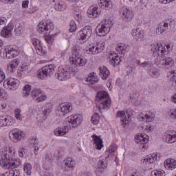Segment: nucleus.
<instances>
[{"mask_svg": "<svg viewBox=\"0 0 176 176\" xmlns=\"http://www.w3.org/2000/svg\"><path fill=\"white\" fill-rule=\"evenodd\" d=\"M34 148V153L35 155H38V151H39V147H38V141L36 140V138H34V142L33 145Z\"/></svg>", "mask_w": 176, "mask_h": 176, "instance_id": "obj_52", "label": "nucleus"}, {"mask_svg": "<svg viewBox=\"0 0 176 176\" xmlns=\"http://www.w3.org/2000/svg\"><path fill=\"white\" fill-rule=\"evenodd\" d=\"M109 70L104 66L99 67V75L103 80H107L109 78Z\"/></svg>", "mask_w": 176, "mask_h": 176, "instance_id": "obj_22", "label": "nucleus"}, {"mask_svg": "<svg viewBox=\"0 0 176 176\" xmlns=\"http://www.w3.org/2000/svg\"><path fill=\"white\" fill-rule=\"evenodd\" d=\"M149 75L151 78H155L157 79L160 76L159 69L154 67L153 66L149 70Z\"/></svg>", "mask_w": 176, "mask_h": 176, "instance_id": "obj_37", "label": "nucleus"}, {"mask_svg": "<svg viewBox=\"0 0 176 176\" xmlns=\"http://www.w3.org/2000/svg\"><path fill=\"white\" fill-rule=\"evenodd\" d=\"M19 64H20V60L16 58L11 61L8 65V68L10 72H15L16 69H17V67H19Z\"/></svg>", "mask_w": 176, "mask_h": 176, "instance_id": "obj_26", "label": "nucleus"}, {"mask_svg": "<svg viewBox=\"0 0 176 176\" xmlns=\"http://www.w3.org/2000/svg\"><path fill=\"white\" fill-rule=\"evenodd\" d=\"M122 60L120 59V56L115 54V56H112L111 59L109 60V64L113 65V67H116L120 64Z\"/></svg>", "mask_w": 176, "mask_h": 176, "instance_id": "obj_32", "label": "nucleus"}, {"mask_svg": "<svg viewBox=\"0 0 176 176\" xmlns=\"http://www.w3.org/2000/svg\"><path fill=\"white\" fill-rule=\"evenodd\" d=\"M37 97L38 98L36 99V101H38V102H42V101H45V100H46V97L42 96V94L39 96H37Z\"/></svg>", "mask_w": 176, "mask_h": 176, "instance_id": "obj_58", "label": "nucleus"}, {"mask_svg": "<svg viewBox=\"0 0 176 176\" xmlns=\"http://www.w3.org/2000/svg\"><path fill=\"white\" fill-rule=\"evenodd\" d=\"M4 28L6 29L7 31H9L12 33L13 32V29L14 28V25H13V23H10L7 26H5Z\"/></svg>", "mask_w": 176, "mask_h": 176, "instance_id": "obj_53", "label": "nucleus"}, {"mask_svg": "<svg viewBox=\"0 0 176 176\" xmlns=\"http://www.w3.org/2000/svg\"><path fill=\"white\" fill-rule=\"evenodd\" d=\"M28 3H30V1H28V0L23 1L22 2V8H23L24 9H27V8H28Z\"/></svg>", "mask_w": 176, "mask_h": 176, "instance_id": "obj_60", "label": "nucleus"}, {"mask_svg": "<svg viewBox=\"0 0 176 176\" xmlns=\"http://www.w3.org/2000/svg\"><path fill=\"white\" fill-rule=\"evenodd\" d=\"M108 166V164L107 163H106V161L105 160H100L98 162V168L100 169H104V168H107Z\"/></svg>", "mask_w": 176, "mask_h": 176, "instance_id": "obj_49", "label": "nucleus"}, {"mask_svg": "<svg viewBox=\"0 0 176 176\" xmlns=\"http://www.w3.org/2000/svg\"><path fill=\"white\" fill-rule=\"evenodd\" d=\"M3 121L4 122L5 126H13V124L16 122V120L13 118L8 116L6 117H2Z\"/></svg>", "mask_w": 176, "mask_h": 176, "instance_id": "obj_28", "label": "nucleus"}, {"mask_svg": "<svg viewBox=\"0 0 176 176\" xmlns=\"http://www.w3.org/2000/svg\"><path fill=\"white\" fill-rule=\"evenodd\" d=\"M5 80V73L3 71L0 70V83H2Z\"/></svg>", "mask_w": 176, "mask_h": 176, "instance_id": "obj_57", "label": "nucleus"}, {"mask_svg": "<svg viewBox=\"0 0 176 176\" xmlns=\"http://www.w3.org/2000/svg\"><path fill=\"white\" fill-rule=\"evenodd\" d=\"M96 107L101 111V109H106L108 111L111 108V98L109 94L105 91H99L95 98Z\"/></svg>", "mask_w": 176, "mask_h": 176, "instance_id": "obj_4", "label": "nucleus"}, {"mask_svg": "<svg viewBox=\"0 0 176 176\" xmlns=\"http://www.w3.org/2000/svg\"><path fill=\"white\" fill-rule=\"evenodd\" d=\"M75 19H76V20H77V21H81L82 14H80V13L76 14Z\"/></svg>", "mask_w": 176, "mask_h": 176, "instance_id": "obj_62", "label": "nucleus"}, {"mask_svg": "<svg viewBox=\"0 0 176 176\" xmlns=\"http://www.w3.org/2000/svg\"><path fill=\"white\" fill-rule=\"evenodd\" d=\"M31 43L33 45L38 56H44L46 53V47L43 46L38 38H32Z\"/></svg>", "mask_w": 176, "mask_h": 176, "instance_id": "obj_16", "label": "nucleus"}, {"mask_svg": "<svg viewBox=\"0 0 176 176\" xmlns=\"http://www.w3.org/2000/svg\"><path fill=\"white\" fill-rule=\"evenodd\" d=\"M19 55V52L16 50V47L10 46L6 47L5 49L0 51V56L3 58L9 60L10 58H14Z\"/></svg>", "mask_w": 176, "mask_h": 176, "instance_id": "obj_10", "label": "nucleus"}, {"mask_svg": "<svg viewBox=\"0 0 176 176\" xmlns=\"http://www.w3.org/2000/svg\"><path fill=\"white\" fill-rule=\"evenodd\" d=\"M131 35L135 41H142L144 39V32L140 28L133 29Z\"/></svg>", "mask_w": 176, "mask_h": 176, "instance_id": "obj_21", "label": "nucleus"}, {"mask_svg": "<svg viewBox=\"0 0 176 176\" xmlns=\"http://www.w3.org/2000/svg\"><path fill=\"white\" fill-rule=\"evenodd\" d=\"M18 153L19 157H23L24 155L25 154V149L21 148H19Z\"/></svg>", "mask_w": 176, "mask_h": 176, "instance_id": "obj_54", "label": "nucleus"}, {"mask_svg": "<svg viewBox=\"0 0 176 176\" xmlns=\"http://www.w3.org/2000/svg\"><path fill=\"white\" fill-rule=\"evenodd\" d=\"M7 85L8 86V88L10 89V90H16V89L19 88V86L20 85V82L17 79L10 78L7 82Z\"/></svg>", "mask_w": 176, "mask_h": 176, "instance_id": "obj_23", "label": "nucleus"}, {"mask_svg": "<svg viewBox=\"0 0 176 176\" xmlns=\"http://www.w3.org/2000/svg\"><path fill=\"white\" fill-rule=\"evenodd\" d=\"M24 138V133L18 129H14L9 132V139L12 142H19Z\"/></svg>", "mask_w": 176, "mask_h": 176, "instance_id": "obj_14", "label": "nucleus"}, {"mask_svg": "<svg viewBox=\"0 0 176 176\" xmlns=\"http://www.w3.org/2000/svg\"><path fill=\"white\" fill-rule=\"evenodd\" d=\"M31 94V85H25L22 89V97L27 98Z\"/></svg>", "mask_w": 176, "mask_h": 176, "instance_id": "obj_33", "label": "nucleus"}, {"mask_svg": "<svg viewBox=\"0 0 176 176\" xmlns=\"http://www.w3.org/2000/svg\"><path fill=\"white\" fill-rule=\"evenodd\" d=\"M65 166H66L67 168H71L74 170V168L76 166V162L73 158L68 157L66 158V160H64Z\"/></svg>", "mask_w": 176, "mask_h": 176, "instance_id": "obj_31", "label": "nucleus"}, {"mask_svg": "<svg viewBox=\"0 0 176 176\" xmlns=\"http://www.w3.org/2000/svg\"><path fill=\"white\" fill-rule=\"evenodd\" d=\"M0 100L1 101H5L8 100V93L3 89L0 91Z\"/></svg>", "mask_w": 176, "mask_h": 176, "instance_id": "obj_46", "label": "nucleus"}, {"mask_svg": "<svg viewBox=\"0 0 176 176\" xmlns=\"http://www.w3.org/2000/svg\"><path fill=\"white\" fill-rule=\"evenodd\" d=\"M43 160L45 163H52L53 161L52 155L50 153H45Z\"/></svg>", "mask_w": 176, "mask_h": 176, "instance_id": "obj_48", "label": "nucleus"}, {"mask_svg": "<svg viewBox=\"0 0 176 176\" xmlns=\"http://www.w3.org/2000/svg\"><path fill=\"white\" fill-rule=\"evenodd\" d=\"M8 23V19L5 17L0 18V25H6Z\"/></svg>", "mask_w": 176, "mask_h": 176, "instance_id": "obj_56", "label": "nucleus"}, {"mask_svg": "<svg viewBox=\"0 0 176 176\" xmlns=\"http://www.w3.org/2000/svg\"><path fill=\"white\" fill-rule=\"evenodd\" d=\"M42 94V91L39 88H35L32 91L33 97H39Z\"/></svg>", "mask_w": 176, "mask_h": 176, "instance_id": "obj_44", "label": "nucleus"}, {"mask_svg": "<svg viewBox=\"0 0 176 176\" xmlns=\"http://www.w3.org/2000/svg\"><path fill=\"white\" fill-rule=\"evenodd\" d=\"M170 80H172L173 82H175V83H176V76H175V74H174V72L170 74Z\"/></svg>", "mask_w": 176, "mask_h": 176, "instance_id": "obj_64", "label": "nucleus"}, {"mask_svg": "<svg viewBox=\"0 0 176 176\" xmlns=\"http://www.w3.org/2000/svg\"><path fill=\"white\" fill-rule=\"evenodd\" d=\"M70 63L75 67H85L87 64L86 58H83L82 55L77 51H74L69 58Z\"/></svg>", "mask_w": 176, "mask_h": 176, "instance_id": "obj_8", "label": "nucleus"}, {"mask_svg": "<svg viewBox=\"0 0 176 176\" xmlns=\"http://www.w3.org/2000/svg\"><path fill=\"white\" fill-rule=\"evenodd\" d=\"M92 138L95 144V148L97 150H101L102 148L104 147V145L102 144V140L101 139V138H100L97 135H93Z\"/></svg>", "mask_w": 176, "mask_h": 176, "instance_id": "obj_24", "label": "nucleus"}, {"mask_svg": "<svg viewBox=\"0 0 176 176\" xmlns=\"http://www.w3.org/2000/svg\"><path fill=\"white\" fill-rule=\"evenodd\" d=\"M54 8L55 10L63 12V10H65V9H67V5H65V3H64V1H60L55 3Z\"/></svg>", "mask_w": 176, "mask_h": 176, "instance_id": "obj_35", "label": "nucleus"}, {"mask_svg": "<svg viewBox=\"0 0 176 176\" xmlns=\"http://www.w3.org/2000/svg\"><path fill=\"white\" fill-rule=\"evenodd\" d=\"M116 151H117V145L113 144H111V146H109L108 150H107L105 152V155H107V158L109 157V154L113 153Z\"/></svg>", "mask_w": 176, "mask_h": 176, "instance_id": "obj_39", "label": "nucleus"}, {"mask_svg": "<svg viewBox=\"0 0 176 176\" xmlns=\"http://www.w3.org/2000/svg\"><path fill=\"white\" fill-rule=\"evenodd\" d=\"M164 166L166 168L170 169V170L176 168V161L173 159L167 160L164 162Z\"/></svg>", "mask_w": 176, "mask_h": 176, "instance_id": "obj_29", "label": "nucleus"}, {"mask_svg": "<svg viewBox=\"0 0 176 176\" xmlns=\"http://www.w3.org/2000/svg\"><path fill=\"white\" fill-rule=\"evenodd\" d=\"M104 49H105V42L100 41L90 45L89 49L86 50V53L91 56H96V54L102 53Z\"/></svg>", "mask_w": 176, "mask_h": 176, "instance_id": "obj_9", "label": "nucleus"}, {"mask_svg": "<svg viewBox=\"0 0 176 176\" xmlns=\"http://www.w3.org/2000/svg\"><path fill=\"white\" fill-rule=\"evenodd\" d=\"M135 142L138 144H140V148L147 150L148 146L146 144L149 142V136L145 133H138L135 138Z\"/></svg>", "mask_w": 176, "mask_h": 176, "instance_id": "obj_13", "label": "nucleus"}, {"mask_svg": "<svg viewBox=\"0 0 176 176\" xmlns=\"http://www.w3.org/2000/svg\"><path fill=\"white\" fill-rule=\"evenodd\" d=\"M82 122V116L81 114H76L74 116H71L67 117L66 120H65L64 127H58L54 130V135L56 136H63L67 133L69 132L70 127L76 129L80 124Z\"/></svg>", "mask_w": 176, "mask_h": 176, "instance_id": "obj_3", "label": "nucleus"}, {"mask_svg": "<svg viewBox=\"0 0 176 176\" xmlns=\"http://www.w3.org/2000/svg\"><path fill=\"white\" fill-rule=\"evenodd\" d=\"M91 34H93V31L91 30V26H85L82 28L78 33L77 38L78 39L79 43H85L90 39V36H91Z\"/></svg>", "mask_w": 176, "mask_h": 176, "instance_id": "obj_7", "label": "nucleus"}, {"mask_svg": "<svg viewBox=\"0 0 176 176\" xmlns=\"http://www.w3.org/2000/svg\"><path fill=\"white\" fill-rule=\"evenodd\" d=\"M153 65L152 64V62L145 61V62L142 63L141 67L142 68H151L153 67Z\"/></svg>", "mask_w": 176, "mask_h": 176, "instance_id": "obj_50", "label": "nucleus"}, {"mask_svg": "<svg viewBox=\"0 0 176 176\" xmlns=\"http://www.w3.org/2000/svg\"><path fill=\"white\" fill-rule=\"evenodd\" d=\"M101 14V10L98 7H94V6H90L87 10V14L90 19H94L98 17Z\"/></svg>", "mask_w": 176, "mask_h": 176, "instance_id": "obj_20", "label": "nucleus"}, {"mask_svg": "<svg viewBox=\"0 0 176 176\" xmlns=\"http://www.w3.org/2000/svg\"><path fill=\"white\" fill-rule=\"evenodd\" d=\"M164 139L165 142L168 144H173L176 142V131H170L165 133Z\"/></svg>", "mask_w": 176, "mask_h": 176, "instance_id": "obj_19", "label": "nucleus"}, {"mask_svg": "<svg viewBox=\"0 0 176 176\" xmlns=\"http://www.w3.org/2000/svg\"><path fill=\"white\" fill-rule=\"evenodd\" d=\"M150 49L154 57H156V56L159 57L158 60L156 61V65L159 68L170 69V68L174 66V60L168 56L170 52L173 51V46L171 45L168 44L164 45V47H162L159 44H151Z\"/></svg>", "mask_w": 176, "mask_h": 176, "instance_id": "obj_1", "label": "nucleus"}, {"mask_svg": "<svg viewBox=\"0 0 176 176\" xmlns=\"http://www.w3.org/2000/svg\"><path fill=\"white\" fill-rule=\"evenodd\" d=\"M159 159L160 154L158 153H153L152 155H147V157H146V158H144L142 161V163H144L146 166H148L155 163V162L159 160Z\"/></svg>", "mask_w": 176, "mask_h": 176, "instance_id": "obj_18", "label": "nucleus"}, {"mask_svg": "<svg viewBox=\"0 0 176 176\" xmlns=\"http://www.w3.org/2000/svg\"><path fill=\"white\" fill-rule=\"evenodd\" d=\"M0 165L5 169L16 168L21 165V160L14 158V151H12L11 148L2 151Z\"/></svg>", "mask_w": 176, "mask_h": 176, "instance_id": "obj_2", "label": "nucleus"}, {"mask_svg": "<svg viewBox=\"0 0 176 176\" xmlns=\"http://www.w3.org/2000/svg\"><path fill=\"white\" fill-rule=\"evenodd\" d=\"M85 82H89L91 85H96V83H98V78H97V74L94 72L90 73L88 77L85 78Z\"/></svg>", "mask_w": 176, "mask_h": 176, "instance_id": "obj_27", "label": "nucleus"}, {"mask_svg": "<svg viewBox=\"0 0 176 176\" xmlns=\"http://www.w3.org/2000/svg\"><path fill=\"white\" fill-rule=\"evenodd\" d=\"M57 78L58 80H67L71 78L69 66H60L56 69Z\"/></svg>", "mask_w": 176, "mask_h": 176, "instance_id": "obj_12", "label": "nucleus"}, {"mask_svg": "<svg viewBox=\"0 0 176 176\" xmlns=\"http://www.w3.org/2000/svg\"><path fill=\"white\" fill-rule=\"evenodd\" d=\"M14 116L15 118L17 119L18 120H21V114L20 113V111H14Z\"/></svg>", "mask_w": 176, "mask_h": 176, "instance_id": "obj_55", "label": "nucleus"}, {"mask_svg": "<svg viewBox=\"0 0 176 176\" xmlns=\"http://www.w3.org/2000/svg\"><path fill=\"white\" fill-rule=\"evenodd\" d=\"M61 152L59 150H56L54 151V156L55 157L59 158L60 157H61Z\"/></svg>", "mask_w": 176, "mask_h": 176, "instance_id": "obj_61", "label": "nucleus"}, {"mask_svg": "<svg viewBox=\"0 0 176 176\" xmlns=\"http://www.w3.org/2000/svg\"><path fill=\"white\" fill-rule=\"evenodd\" d=\"M116 50L117 52H118L120 54H123V52H124V44H118L116 46Z\"/></svg>", "mask_w": 176, "mask_h": 176, "instance_id": "obj_51", "label": "nucleus"}, {"mask_svg": "<svg viewBox=\"0 0 176 176\" xmlns=\"http://www.w3.org/2000/svg\"><path fill=\"white\" fill-rule=\"evenodd\" d=\"M164 26L165 27V30H173L174 27H175V22L171 21V19H168L166 21V22H162Z\"/></svg>", "mask_w": 176, "mask_h": 176, "instance_id": "obj_36", "label": "nucleus"}, {"mask_svg": "<svg viewBox=\"0 0 176 176\" xmlns=\"http://www.w3.org/2000/svg\"><path fill=\"white\" fill-rule=\"evenodd\" d=\"M36 10H38V6H34L32 8V9L28 10V13L32 14V13H35Z\"/></svg>", "mask_w": 176, "mask_h": 176, "instance_id": "obj_59", "label": "nucleus"}, {"mask_svg": "<svg viewBox=\"0 0 176 176\" xmlns=\"http://www.w3.org/2000/svg\"><path fill=\"white\" fill-rule=\"evenodd\" d=\"M54 72H56V65H46L38 71L37 76L39 79L45 80V79L52 78Z\"/></svg>", "mask_w": 176, "mask_h": 176, "instance_id": "obj_5", "label": "nucleus"}, {"mask_svg": "<svg viewBox=\"0 0 176 176\" xmlns=\"http://www.w3.org/2000/svg\"><path fill=\"white\" fill-rule=\"evenodd\" d=\"M52 28H53V23L50 20H43L38 23L37 31L39 34L48 35L50 34Z\"/></svg>", "mask_w": 176, "mask_h": 176, "instance_id": "obj_11", "label": "nucleus"}, {"mask_svg": "<svg viewBox=\"0 0 176 176\" xmlns=\"http://www.w3.org/2000/svg\"><path fill=\"white\" fill-rule=\"evenodd\" d=\"M1 35L3 38H10V36H12V32H9V30L3 28L2 31L1 32Z\"/></svg>", "mask_w": 176, "mask_h": 176, "instance_id": "obj_43", "label": "nucleus"}, {"mask_svg": "<svg viewBox=\"0 0 176 176\" xmlns=\"http://www.w3.org/2000/svg\"><path fill=\"white\" fill-rule=\"evenodd\" d=\"M40 112H41L40 114H38V116H37V120H38V122L43 123L47 119V111H41Z\"/></svg>", "mask_w": 176, "mask_h": 176, "instance_id": "obj_38", "label": "nucleus"}, {"mask_svg": "<svg viewBox=\"0 0 176 176\" xmlns=\"http://www.w3.org/2000/svg\"><path fill=\"white\" fill-rule=\"evenodd\" d=\"M56 115L59 116L60 117H63L65 116V111H58L56 112Z\"/></svg>", "mask_w": 176, "mask_h": 176, "instance_id": "obj_63", "label": "nucleus"}, {"mask_svg": "<svg viewBox=\"0 0 176 176\" xmlns=\"http://www.w3.org/2000/svg\"><path fill=\"white\" fill-rule=\"evenodd\" d=\"M111 27H112V21L104 19L96 28L98 35L99 36H105L111 31Z\"/></svg>", "mask_w": 176, "mask_h": 176, "instance_id": "obj_6", "label": "nucleus"}, {"mask_svg": "<svg viewBox=\"0 0 176 176\" xmlns=\"http://www.w3.org/2000/svg\"><path fill=\"white\" fill-rule=\"evenodd\" d=\"M165 31H166V28L164 27L163 22H162L156 28V34H157V35H162V34H163V32Z\"/></svg>", "mask_w": 176, "mask_h": 176, "instance_id": "obj_40", "label": "nucleus"}, {"mask_svg": "<svg viewBox=\"0 0 176 176\" xmlns=\"http://www.w3.org/2000/svg\"><path fill=\"white\" fill-rule=\"evenodd\" d=\"M98 5L102 9L108 10V9H111L112 7V1L111 0H99Z\"/></svg>", "mask_w": 176, "mask_h": 176, "instance_id": "obj_25", "label": "nucleus"}, {"mask_svg": "<svg viewBox=\"0 0 176 176\" xmlns=\"http://www.w3.org/2000/svg\"><path fill=\"white\" fill-rule=\"evenodd\" d=\"M151 176H166V173L164 170H155L151 171Z\"/></svg>", "mask_w": 176, "mask_h": 176, "instance_id": "obj_42", "label": "nucleus"}, {"mask_svg": "<svg viewBox=\"0 0 176 176\" xmlns=\"http://www.w3.org/2000/svg\"><path fill=\"white\" fill-rule=\"evenodd\" d=\"M21 25L20 24L16 25L14 32L16 36H21Z\"/></svg>", "mask_w": 176, "mask_h": 176, "instance_id": "obj_45", "label": "nucleus"}, {"mask_svg": "<svg viewBox=\"0 0 176 176\" xmlns=\"http://www.w3.org/2000/svg\"><path fill=\"white\" fill-rule=\"evenodd\" d=\"M32 170V166L29 163L24 164V172L27 175H31V170Z\"/></svg>", "mask_w": 176, "mask_h": 176, "instance_id": "obj_41", "label": "nucleus"}, {"mask_svg": "<svg viewBox=\"0 0 176 176\" xmlns=\"http://www.w3.org/2000/svg\"><path fill=\"white\" fill-rule=\"evenodd\" d=\"M117 116L121 118V125L123 128L129 123V119L131 116V111H120L117 112Z\"/></svg>", "mask_w": 176, "mask_h": 176, "instance_id": "obj_17", "label": "nucleus"}, {"mask_svg": "<svg viewBox=\"0 0 176 176\" xmlns=\"http://www.w3.org/2000/svg\"><path fill=\"white\" fill-rule=\"evenodd\" d=\"M58 111H72V104L69 102L61 103L58 107Z\"/></svg>", "mask_w": 176, "mask_h": 176, "instance_id": "obj_30", "label": "nucleus"}, {"mask_svg": "<svg viewBox=\"0 0 176 176\" xmlns=\"http://www.w3.org/2000/svg\"><path fill=\"white\" fill-rule=\"evenodd\" d=\"M120 13L122 19L125 23H130L134 19V12L127 7H122Z\"/></svg>", "mask_w": 176, "mask_h": 176, "instance_id": "obj_15", "label": "nucleus"}, {"mask_svg": "<svg viewBox=\"0 0 176 176\" xmlns=\"http://www.w3.org/2000/svg\"><path fill=\"white\" fill-rule=\"evenodd\" d=\"M69 27V32H75V31H76V23H75V21L72 20L70 21Z\"/></svg>", "mask_w": 176, "mask_h": 176, "instance_id": "obj_47", "label": "nucleus"}, {"mask_svg": "<svg viewBox=\"0 0 176 176\" xmlns=\"http://www.w3.org/2000/svg\"><path fill=\"white\" fill-rule=\"evenodd\" d=\"M1 176H20V170L12 168L4 173H2Z\"/></svg>", "mask_w": 176, "mask_h": 176, "instance_id": "obj_34", "label": "nucleus"}]
</instances>
